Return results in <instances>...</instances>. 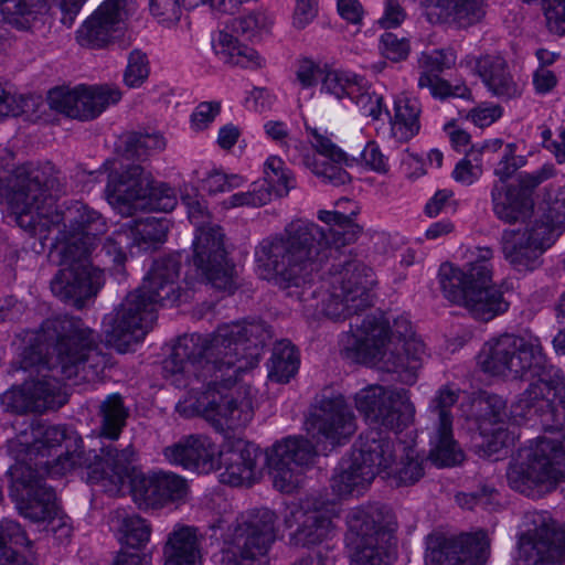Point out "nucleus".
I'll return each instance as SVG.
<instances>
[{"mask_svg":"<svg viewBox=\"0 0 565 565\" xmlns=\"http://www.w3.org/2000/svg\"><path fill=\"white\" fill-rule=\"evenodd\" d=\"M271 337L263 320L224 324L210 335L183 334L163 362V375L200 394L196 409L217 433L243 428L254 417L253 396L237 379L257 365Z\"/></svg>","mask_w":565,"mask_h":565,"instance_id":"nucleus-1","label":"nucleus"},{"mask_svg":"<svg viewBox=\"0 0 565 565\" xmlns=\"http://www.w3.org/2000/svg\"><path fill=\"white\" fill-rule=\"evenodd\" d=\"M82 439L75 430L63 425L30 423L8 440V452L15 462L10 467L11 495L20 513L33 522H47L46 530L60 543L72 534L67 519L55 512V492L43 480L44 476L61 477L75 467L85 466L90 483L108 481V491H118L130 476L136 452L129 445L118 450L111 445L86 456L78 451Z\"/></svg>","mask_w":565,"mask_h":565,"instance_id":"nucleus-2","label":"nucleus"},{"mask_svg":"<svg viewBox=\"0 0 565 565\" xmlns=\"http://www.w3.org/2000/svg\"><path fill=\"white\" fill-rule=\"evenodd\" d=\"M25 341L20 359L12 367L29 373V394L46 401L55 399L57 393L63 397L62 403L47 406L45 412L57 409L67 402L57 376L94 382L108 363L94 331L74 317L46 319L38 332L25 334Z\"/></svg>","mask_w":565,"mask_h":565,"instance_id":"nucleus-3","label":"nucleus"},{"mask_svg":"<svg viewBox=\"0 0 565 565\" xmlns=\"http://www.w3.org/2000/svg\"><path fill=\"white\" fill-rule=\"evenodd\" d=\"M318 218L328 230L312 222L295 220L282 233L263 238L255 247V262L262 278L281 288L299 286L312 270L320 252L333 245L345 247L353 237L349 215L320 210Z\"/></svg>","mask_w":565,"mask_h":565,"instance_id":"nucleus-4","label":"nucleus"},{"mask_svg":"<svg viewBox=\"0 0 565 565\" xmlns=\"http://www.w3.org/2000/svg\"><path fill=\"white\" fill-rule=\"evenodd\" d=\"M481 370L495 376L530 381L520 395L514 414L525 416L532 408H565V376L548 363L539 337L532 333H502L488 340L478 354Z\"/></svg>","mask_w":565,"mask_h":565,"instance_id":"nucleus-5","label":"nucleus"},{"mask_svg":"<svg viewBox=\"0 0 565 565\" xmlns=\"http://www.w3.org/2000/svg\"><path fill=\"white\" fill-rule=\"evenodd\" d=\"M355 407L370 425L360 435L355 456V492L366 490L381 470L395 461L387 431L399 434L415 420L416 408L407 390L369 385L355 395Z\"/></svg>","mask_w":565,"mask_h":565,"instance_id":"nucleus-6","label":"nucleus"},{"mask_svg":"<svg viewBox=\"0 0 565 565\" xmlns=\"http://www.w3.org/2000/svg\"><path fill=\"white\" fill-rule=\"evenodd\" d=\"M180 269L179 253L153 260L142 285L104 318V331L109 343L124 351L145 338L156 320V306L174 305L180 300Z\"/></svg>","mask_w":565,"mask_h":565,"instance_id":"nucleus-7","label":"nucleus"},{"mask_svg":"<svg viewBox=\"0 0 565 565\" xmlns=\"http://www.w3.org/2000/svg\"><path fill=\"white\" fill-rule=\"evenodd\" d=\"M424 355L425 344L404 316L390 327L382 312L369 315L355 331V362L391 373L402 384L417 382Z\"/></svg>","mask_w":565,"mask_h":565,"instance_id":"nucleus-8","label":"nucleus"},{"mask_svg":"<svg viewBox=\"0 0 565 565\" xmlns=\"http://www.w3.org/2000/svg\"><path fill=\"white\" fill-rule=\"evenodd\" d=\"M564 478L565 433L531 440L507 470L510 488L529 498L552 492Z\"/></svg>","mask_w":565,"mask_h":565,"instance_id":"nucleus-9","label":"nucleus"},{"mask_svg":"<svg viewBox=\"0 0 565 565\" xmlns=\"http://www.w3.org/2000/svg\"><path fill=\"white\" fill-rule=\"evenodd\" d=\"M63 180V191L47 196L45 202L39 204V209L30 213L26 222L22 223V227L30 230L57 227V239L62 242V247H67L70 244L86 246L87 254L92 255L98 236L107 231L106 221L98 211L81 201L71 202L65 209L57 210L55 201L67 191L64 174Z\"/></svg>","mask_w":565,"mask_h":565,"instance_id":"nucleus-10","label":"nucleus"},{"mask_svg":"<svg viewBox=\"0 0 565 565\" xmlns=\"http://www.w3.org/2000/svg\"><path fill=\"white\" fill-rule=\"evenodd\" d=\"M3 159L0 158V203L6 202L22 227L30 213L52 194L63 191L62 171L52 162H28L17 167L9 177Z\"/></svg>","mask_w":565,"mask_h":565,"instance_id":"nucleus-11","label":"nucleus"},{"mask_svg":"<svg viewBox=\"0 0 565 565\" xmlns=\"http://www.w3.org/2000/svg\"><path fill=\"white\" fill-rule=\"evenodd\" d=\"M278 515L270 509H252L237 520L221 551L222 565H268L276 542Z\"/></svg>","mask_w":565,"mask_h":565,"instance_id":"nucleus-12","label":"nucleus"},{"mask_svg":"<svg viewBox=\"0 0 565 565\" xmlns=\"http://www.w3.org/2000/svg\"><path fill=\"white\" fill-rule=\"evenodd\" d=\"M396 529V516L388 505H360L355 511V565H388L395 557Z\"/></svg>","mask_w":565,"mask_h":565,"instance_id":"nucleus-13","label":"nucleus"},{"mask_svg":"<svg viewBox=\"0 0 565 565\" xmlns=\"http://www.w3.org/2000/svg\"><path fill=\"white\" fill-rule=\"evenodd\" d=\"M88 247L70 244L60 248V270L51 280V290L62 301L82 309L105 284L102 269L92 265Z\"/></svg>","mask_w":565,"mask_h":565,"instance_id":"nucleus-14","label":"nucleus"},{"mask_svg":"<svg viewBox=\"0 0 565 565\" xmlns=\"http://www.w3.org/2000/svg\"><path fill=\"white\" fill-rule=\"evenodd\" d=\"M438 279L445 298L466 308L477 320L488 322L509 310L510 302L498 286L467 281L459 267L443 265Z\"/></svg>","mask_w":565,"mask_h":565,"instance_id":"nucleus-15","label":"nucleus"},{"mask_svg":"<svg viewBox=\"0 0 565 565\" xmlns=\"http://www.w3.org/2000/svg\"><path fill=\"white\" fill-rule=\"evenodd\" d=\"M554 224L551 213H536L525 226L502 232V253L514 270L532 271L541 265L542 254L554 242Z\"/></svg>","mask_w":565,"mask_h":565,"instance_id":"nucleus-16","label":"nucleus"},{"mask_svg":"<svg viewBox=\"0 0 565 565\" xmlns=\"http://www.w3.org/2000/svg\"><path fill=\"white\" fill-rule=\"evenodd\" d=\"M460 390L451 385L439 387L428 406L430 420L429 460L437 467H451L463 460V452L454 439L452 407L458 402Z\"/></svg>","mask_w":565,"mask_h":565,"instance_id":"nucleus-17","label":"nucleus"},{"mask_svg":"<svg viewBox=\"0 0 565 565\" xmlns=\"http://www.w3.org/2000/svg\"><path fill=\"white\" fill-rule=\"evenodd\" d=\"M192 264L215 289L232 294L237 288V275L227 260L224 233L217 224L200 226L193 241Z\"/></svg>","mask_w":565,"mask_h":565,"instance_id":"nucleus-18","label":"nucleus"},{"mask_svg":"<svg viewBox=\"0 0 565 565\" xmlns=\"http://www.w3.org/2000/svg\"><path fill=\"white\" fill-rule=\"evenodd\" d=\"M306 430L313 438L332 446L347 444L353 434L352 417L344 395L324 388L316 397L306 419Z\"/></svg>","mask_w":565,"mask_h":565,"instance_id":"nucleus-19","label":"nucleus"},{"mask_svg":"<svg viewBox=\"0 0 565 565\" xmlns=\"http://www.w3.org/2000/svg\"><path fill=\"white\" fill-rule=\"evenodd\" d=\"M270 23L263 11H253L246 15L233 18L213 41V49L220 58L232 66L259 68L264 60L256 50L241 43L238 35L250 39Z\"/></svg>","mask_w":565,"mask_h":565,"instance_id":"nucleus-20","label":"nucleus"},{"mask_svg":"<svg viewBox=\"0 0 565 565\" xmlns=\"http://www.w3.org/2000/svg\"><path fill=\"white\" fill-rule=\"evenodd\" d=\"M316 447L305 437H287L267 451L274 486L285 493L294 492L302 482L306 469L315 463Z\"/></svg>","mask_w":565,"mask_h":565,"instance_id":"nucleus-21","label":"nucleus"},{"mask_svg":"<svg viewBox=\"0 0 565 565\" xmlns=\"http://www.w3.org/2000/svg\"><path fill=\"white\" fill-rule=\"evenodd\" d=\"M121 93L109 86H78L74 89L55 87L49 92V106L67 117L90 120L99 116L110 104L120 100Z\"/></svg>","mask_w":565,"mask_h":565,"instance_id":"nucleus-22","label":"nucleus"},{"mask_svg":"<svg viewBox=\"0 0 565 565\" xmlns=\"http://www.w3.org/2000/svg\"><path fill=\"white\" fill-rule=\"evenodd\" d=\"M489 548L490 543L483 531L458 537L429 535L425 562L426 565H483Z\"/></svg>","mask_w":565,"mask_h":565,"instance_id":"nucleus-23","label":"nucleus"},{"mask_svg":"<svg viewBox=\"0 0 565 565\" xmlns=\"http://www.w3.org/2000/svg\"><path fill=\"white\" fill-rule=\"evenodd\" d=\"M387 237L381 232L363 231L355 224V311L374 306L377 299V278L370 265L362 264V259L375 264L385 253Z\"/></svg>","mask_w":565,"mask_h":565,"instance_id":"nucleus-24","label":"nucleus"},{"mask_svg":"<svg viewBox=\"0 0 565 565\" xmlns=\"http://www.w3.org/2000/svg\"><path fill=\"white\" fill-rule=\"evenodd\" d=\"M136 10V0H105L77 31L81 46L100 49L117 38Z\"/></svg>","mask_w":565,"mask_h":565,"instance_id":"nucleus-25","label":"nucleus"},{"mask_svg":"<svg viewBox=\"0 0 565 565\" xmlns=\"http://www.w3.org/2000/svg\"><path fill=\"white\" fill-rule=\"evenodd\" d=\"M457 55L450 47L424 51L417 56V86L427 88L430 95L444 100L449 97L469 98L471 93L466 85L452 86L440 74L455 66Z\"/></svg>","mask_w":565,"mask_h":565,"instance_id":"nucleus-26","label":"nucleus"},{"mask_svg":"<svg viewBox=\"0 0 565 565\" xmlns=\"http://www.w3.org/2000/svg\"><path fill=\"white\" fill-rule=\"evenodd\" d=\"M151 174L139 164L114 167L105 194L108 203L122 215H131L149 192Z\"/></svg>","mask_w":565,"mask_h":565,"instance_id":"nucleus-27","label":"nucleus"},{"mask_svg":"<svg viewBox=\"0 0 565 565\" xmlns=\"http://www.w3.org/2000/svg\"><path fill=\"white\" fill-rule=\"evenodd\" d=\"M284 522L287 527H291L294 523L298 524L297 530L290 535V542L300 547L319 545L331 539L335 530L324 504L311 502L309 499L302 505L292 508Z\"/></svg>","mask_w":565,"mask_h":565,"instance_id":"nucleus-28","label":"nucleus"},{"mask_svg":"<svg viewBox=\"0 0 565 565\" xmlns=\"http://www.w3.org/2000/svg\"><path fill=\"white\" fill-rule=\"evenodd\" d=\"M189 491L186 480L169 471L138 475L132 480V493L136 501L147 507H163L182 501Z\"/></svg>","mask_w":565,"mask_h":565,"instance_id":"nucleus-29","label":"nucleus"},{"mask_svg":"<svg viewBox=\"0 0 565 565\" xmlns=\"http://www.w3.org/2000/svg\"><path fill=\"white\" fill-rule=\"evenodd\" d=\"M162 455L171 465L181 466L198 473H209L216 469L217 448L204 435L184 436L164 447Z\"/></svg>","mask_w":565,"mask_h":565,"instance_id":"nucleus-30","label":"nucleus"},{"mask_svg":"<svg viewBox=\"0 0 565 565\" xmlns=\"http://www.w3.org/2000/svg\"><path fill=\"white\" fill-rule=\"evenodd\" d=\"M475 72L491 95L501 100L518 99L524 92V83L514 76L507 60L499 54L476 58Z\"/></svg>","mask_w":565,"mask_h":565,"instance_id":"nucleus-31","label":"nucleus"},{"mask_svg":"<svg viewBox=\"0 0 565 565\" xmlns=\"http://www.w3.org/2000/svg\"><path fill=\"white\" fill-rule=\"evenodd\" d=\"M216 468L223 469L220 481L233 487L250 486L256 475V462L259 456L257 447L242 440L217 450Z\"/></svg>","mask_w":565,"mask_h":565,"instance_id":"nucleus-32","label":"nucleus"},{"mask_svg":"<svg viewBox=\"0 0 565 565\" xmlns=\"http://www.w3.org/2000/svg\"><path fill=\"white\" fill-rule=\"evenodd\" d=\"M514 565H565V534L552 539L539 529L522 534Z\"/></svg>","mask_w":565,"mask_h":565,"instance_id":"nucleus-33","label":"nucleus"},{"mask_svg":"<svg viewBox=\"0 0 565 565\" xmlns=\"http://www.w3.org/2000/svg\"><path fill=\"white\" fill-rule=\"evenodd\" d=\"M306 131L310 136V143L320 154L329 159V161L310 162L307 160V166L312 172L323 178L326 182L332 185H342L351 181V175L345 171L340 163L348 162V156L337 147L328 136L322 135L317 127H311L307 122L305 124Z\"/></svg>","mask_w":565,"mask_h":565,"instance_id":"nucleus-34","label":"nucleus"},{"mask_svg":"<svg viewBox=\"0 0 565 565\" xmlns=\"http://www.w3.org/2000/svg\"><path fill=\"white\" fill-rule=\"evenodd\" d=\"M491 199L494 214L505 223L522 221L533 210L532 196L512 185L494 183Z\"/></svg>","mask_w":565,"mask_h":565,"instance_id":"nucleus-35","label":"nucleus"},{"mask_svg":"<svg viewBox=\"0 0 565 565\" xmlns=\"http://www.w3.org/2000/svg\"><path fill=\"white\" fill-rule=\"evenodd\" d=\"M163 565H198L201 553L196 529L175 526L163 546Z\"/></svg>","mask_w":565,"mask_h":565,"instance_id":"nucleus-36","label":"nucleus"},{"mask_svg":"<svg viewBox=\"0 0 565 565\" xmlns=\"http://www.w3.org/2000/svg\"><path fill=\"white\" fill-rule=\"evenodd\" d=\"M435 12L437 22L468 28L483 17L482 0H425Z\"/></svg>","mask_w":565,"mask_h":565,"instance_id":"nucleus-37","label":"nucleus"},{"mask_svg":"<svg viewBox=\"0 0 565 565\" xmlns=\"http://www.w3.org/2000/svg\"><path fill=\"white\" fill-rule=\"evenodd\" d=\"M422 104L415 96L399 94L394 100V116L391 119L392 136L398 142H407L420 130Z\"/></svg>","mask_w":565,"mask_h":565,"instance_id":"nucleus-38","label":"nucleus"},{"mask_svg":"<svg viewBox=\"0 0 565 565\" xmlns=\"http://www.w3.org/2000/svg\"><path fill=\"white\" fill-rule=\"evenodd\" d=\"M345 263L342 270L333 274L331 292L324 303L323 311L330 319L339 321L351 318L353 302V271Z\"/></svg>","mask_w":565,"mask_h":565,"instance_id":"nucleus-39","label":"nucleus"},{"mask_svg":"<svg viewBox=\"0 0 565 565\" xmlns=\"http://www.w3.org/2000/svg\"><path fill=\"white\" fill-rule=\"evenodd\" d=\"M124 226L129 241H131V248L137 247L139 250H148L163 243L169 230L166 218L153 216L131 220Z\"/></svg>","mask_w":565,"mask_h":565,"instance_id":"nucleus-40","label":"nucleus"},{"mask_svg":"<svg viewBox=\"0 0 565 565\" xmlns=\"http://www.w3.org/2000/svg\"><path fill=\"white\" fill-rule=\"evenodd\" d=\"M30 383L29 380H25L22 386L12 387L8 390L1 396L2 406L10 412L14 413H26V412H35L43 413L47 406L57 405L62 403V395H55V399L51 398L49 401L40 398L38 395L29 394Z\"/></svg>","mask_w":565,"mask_h":565,"instance_id":"nucleus-41","label":"nucleus"},{"mask_svg":"<svg viewBox=\"0 0 565 565\" xmlns=\"http://www.w3.org/2000/svg\"><path fill=\"white\" fill-rule=\"evenodd\" d=\"M299 356L295 347L288 340H281L274 345L267 363L268 376L271 381L287 383L299 369Z\"/></svg>","mask_w":565,"mask_h":565,"instance_id":"nucleus-42","label":"nucleus"},{"mask_svg":"<svg viewBox=\"0 0 565 565\" xmlns=\"http://www.w3.org/2000/svg\"><path fill=\"white\" fill-rule=\"evenodd\" d=\"M25 544H29V540L18 522L9 519L0 521V565H32L14 550Z\"/></svg>","mask_w":565,"mask_h":565,"instance_id":"nucleus-43","label":"nucleus"},{"mask_svg":"<svg viewBox=\"0 0 565 565\" xmlns=\"http://www.w3.org/2000/svg\"><path fill=\"white\" fill-rule=\"evenodd\" d=\"M100 436L115 440L126 425L128 409L119 394L108 395L99 405Z\"/></svg>","mask_w":565,"mask_h":565,"instance_id":"nucleus-44","label":"nucleus"},{"mask_svg":"<svg viewBox=\"0 0 565 565\" xmlns=\"http://www.w3.org/2000/svg\"><path fill=\"white\" fill-rule=\"evenodd\" d=\"M44 6V0H0V14L7 23L26 30Z\"/></svg>","mask_w":565,"mask_h":565,"instance_id":"nucleus-45","label":"nucleus"},{"mask_svg":"<svg viewBox=\"0 0 565 565\" xmlns=\"http://www.w3.org/2000/svg\"><path fill=\"white\" fill-rule=\"evenodd\" d=\"M291 181V175L284 168L282 160L278 157H270L265 162L264 179L257 183L259 189L269 192L271 199L274 193L278 196L287 195L292 186L290 185Z\"/></svg>","mask_w":565,"mask_h":565,"instance_id":"nucleus-46","label":"nucleus"},{"mask_svg":"<svg viewBox=\"0 0 565 565\" xmlns=\"http://www.w3.org/2000/svg\"><path fill=\"white\" fill-rule=\"evenodd\" d=\"M481 443L479 447L486 455L491 456L514 443V434L510 433L505 423L491 424V420L480 422Z\"/></svg>","mask_w":565,"mask_h":565,"instance_id":"nucleus-47","label":"nucleus"},{"mask_svg":"<svg viewBox=\"0 0 565 565\" xmlns=\"http://www.w3.org/2000/svg\"><path fill=\"white\" fill-rule=\"evenodd\" d=\"M119 530L129 551L140 552L150 540V524L137 514L124 515L119 521Z\"/></svg>","mask_w":565,"mask_h":565,"instance_id":"nucleus-48","label":"nucleus"},{"mask_svg":"<svg viewBox=\"0 0 565 565\" xmlns=\"http://www.w3.org/2000/svg\"><path fill=\"white\" fill-rule=\"evenodd\" d=\"M493 250L490 247H476L471 252V259L465 268L459 270L466 276L467 281L491 282L493 268L491 260Z\"/></svg>","mask_w":565,"mask_h":565,"instance_id":"nucleus-49","label":"nucleus"},{"mask_svg":"<svg viewBox=\"0 0 565 565\" xmlns=\"http://www.w3.org/2000/svg\"><path fill=\"white\" fill-rule=\"evenodd\" d=\"M149 193L145 195V200L139 204L141 209L158 210L169 212L177 205V196L172 188L166 183H158L150 179Z\"/></svg>","mask_w":565,"mask_h":565,"instance_id":"nucleus-50","label":"nucleus"},{"mask_svg":"<svg viewBox=\"0 0 565 565\" xmlns=\"http://www.w3.org/2000/svg\"><path fill=\"white\" fill-rule=\"evenodd\" d=\"M332 493L339 499H348L353 492V455L344 456L333 470L330 479Z\"/></svg>","mask_w":565,"mask_h":565,"instance_id":"nucleus-51","label":"nucleus"},{"mask_svg":"<svg viewBox=\"0 0 565 565\" xmlns=\"http://www.w3.org/2000/svg\"><path fill=\"white\" fill-rule=\"evenodd\" d=\"M116 153L126 159L143 160L150 156L145 134L126 132L116 143Z\"/></svg>","mask_w":565,"mask_h":565,"instance_id":"nucleus-52","label":"nucleus"},{"mask_svg":"<svg viewBox=\"0 0 565 565\" xmlns=\"http://www.w3.org/2000/svg\"><path fill=\"white\" fill-rule=\"evenodd\" d=\"M149 62L147 55L140 50H134L128 56V64L124 73V82L128 87H139L149 76Z\"/></svg>","mask_w":565,"mask_h":565,"instance_id":"nucleus-53","label":"nucleus"},{"mask_svg":"<svg viewBox=\"0 0 565 565\" xmlns=\"http://www.w3.org/2000/svg\"><path fill=\"white\" fill-rule=\"evenodd\" d=\"M245 181L246 180L239 174H226L221 171H212L202 180V186L209 194L215 195L241 188Z\"/></svg>","mask_w":565,"mask_h":565,"instance_id":"nucleus-54","label":"nucleus"},{"mask_svg":"<svg viewBox=\"0 0 565 565\" xmlns=\"http://www.w3.org/2000/svg\"><path fill=\"white\" fill-rule=\"evenodd\" d=\"M268 202H270L269 192L259 189L258 183L255 182L252 190L231 195L223 202V205L226 209H233L239 206H262Z\"/></svg>","mask_w":565,"mask_h":565,"instance_id":"nucleus-55","label":"nucleus"},{"mask_svg":"<svg viewBox=\"0 0 565 565\" xmlns=\"http://www.w3.org/2000/svg\"><path fill=\"white\" fill-rule=\"evenodd\" d=\"M515 145L507 143L501 152L500 160L494 168V174L499 178L497 183H503L524 164V158L515 156Z\"/></svg>","mask_w":565,"mask_h":565,"instance_id":"nucleus-56","label":"nucleus"},{"mask_svg":"<svg viewBox=\"0 0 565 565\" xmlns=\"http://www.w3.org/2000/svg\"><path fill=\"white\" fill-rule=\"evenodd\" d=\"M351 79L337 70L328 66L322 77L321 90L334 96L337 99L350 97Z\"/></svg>","mask_w":565,"mask_h":565,"instance_id":"nucleus-57","label":"nucleus"},{"mask_svg":"<svg viewBox=\"0 0 565 565\" xmlns=\"http://www.w3.org/2000/svg\"><path fill=\"white\" fill-rule=\"evenodd\" d=\"M328 64L321 66L309 57H302L297 62L296 79L302 88H310L318 84V79L324 76Z\"/></svg>","mask_w":565,"mask_h":565,"instance_id":"nucleus-58","label":"nucleus"},{"mask_svg":"<svg viewBox=\"0 0 565 565\" xmlns=\"http://www.w3.org/2000/svg\"><path fill=\"white\" fill-rule=\"evenodd\" d=\"M131 249V241L126 233L125 226L114 232L111 236L107 237L103 250L113 257L115 264H122L126 259V250Z\"/></svg>","mask_w":565,"mask_h":565,"instance_id":"nucleus-59","label":"nucleus"},{"mask_svg":"<svg viewBox=\"0 0 565 565\" xmlns=\"http://www.w3.org/2000/svg\"><path fill=\"white\" fill-rule=\"evenodd\" d=\"M381 50L384 56L393 62L405 60L411 51L409 42L405 38L386 32L381 36Z\"/></svg>","mask_w":565,"mask_h":565,"instance_id":"nucleus-60","label":"nucleus"},{"mask_svg":"<svg viewBox=\"0 0 565 565\" xmlns=\"http://www.w3.org/2000/svg\"><path fill=\"white\" fill-rule=\"evenodd\" d=\"M481 160L476 156L471 158L467 156L461 159L452 171V178L465 185H470L482 175Z\"/></svg>","mask_w":565,"mask_h":565,"instance_id":"nucleus-61","label":"nucleus"},{"mask_svg":"<svg viewBox=\"0 0 565 565\" xmlns=\"http://www.w3.org/2000/svg\"><path fill=\"white\" fill-rule=\"evenodd\" d=\"M355 106L359 108L361 116L376 120L383 113V98L370 88L355 94Z\"/></svg>","mask_w":565,"mask_h":565,"instance_id":"nucleus-62","label":"nucleus"},{"mask_svg":"<svg viewBox=\"0 0 565 565\" xmlns=\"http://www.w3.org/2000/svg\"><path fill=\"white\" fill-rule=\"evenodd\" d=\"M150 13L160 22H178L182 14L180 0H149Z\"/></svg>","mask_w":565,"mask_h":565,"instance_id":"nucleus-63","label":"nucleus"},{"mask_svg":"<svg viewBox=\"0 0 565 565\" xmlns=\"http://www.w3.org/2000/svg\"><path fill=\"white\" fill-rule=\"evenodd\" d=\"M220 109L221 105L217 102H204L199 104L191 116L193 127L198 130L206 128L220 113Z\"/></svg>","mask_w":565,"mask_h":565,"instance_id":"nucleus-64","label":"nucleus"}]
</instances>
